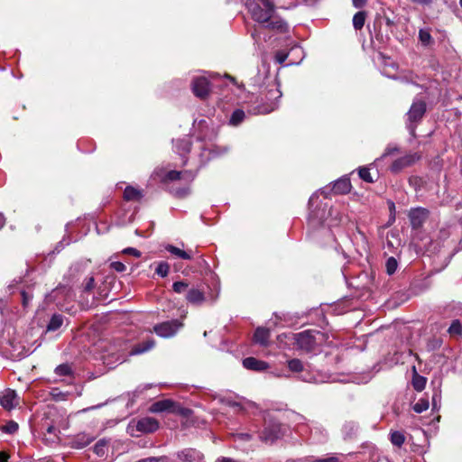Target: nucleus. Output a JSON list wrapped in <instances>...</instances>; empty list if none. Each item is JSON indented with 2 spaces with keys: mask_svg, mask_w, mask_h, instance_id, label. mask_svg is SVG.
<instances>
[{
  "mask_svg": "<svg viewBox=\"0 0 462 462\" xmlns=\"http://www.w3.org/2000/svg\"><path fill=\"white\" fill-rule=\"evenodd\" d=\"M32 298V296L31 294H29L28 292H26V291L22 292V302H23V306L24 308H26L29 305Z\"/></svg>",
  "mask_w": 462,
  "mask_h": 462,
  "instance_id": "47",
  "label": "nucleus"
},
{
  "mask_svg": "<svg viewBox=\"0 0 462 462\" xmlns=\"http://www.w3.org/2000/svg\"><path fill=\"white\" fill-rule=\"evenodd\" d=\"M58 376H69L72 374L71 366L69 364H61L55 368Z\"/></svg>",
  "mask_w": 462,
  "mask_h": 462,
  "instance_id": "27",
  "label": "nucleus"
},
{
  "mask_svg": "<svg viewBox=\"0 0 462 462\" xmlns=\"http://www.w3.org/2000/svg\"><path fill=\"white\" fill-rule=\"evenodd\" d=\"M429 216V211L422 208L411 209L409 212V218L412 228L420 227L426 221Z\"/></svg>",
  "mask_w": 462,
  "mask_h": 462,
  "instance_id": "10",
  "label": "nucleus"
},
{
  "mask_svg": "<svg viewBox=\"0 0 462 462\" xmlns=\"http://www.w3.org/2000/svg\"><path fill=\"white\" fill-rule=\"evenodd\" d=\"M165 249L171 254H173L176 257H179L180 259L189 260L192 257V255L189 252L181 250V249H180L174 245H166Z\"/></svg>",
  "mask_w": 462,
  "mask_h": 462,
  "instance_id": "22",
  "label": "nucleus"
},
{
  "mask_svg": "<svg viewBox=\"0 0 462 462\" xmlns=\"http://www.w3.org/2000/svg\"><path fill=\"white\" fill-rule=\"evenodd\" d=\"M54 430H55V428H54V427H52V426H50V427H48V429H47V431H48L49 433H52V432H54Z\"/></svg>",
  "mask_w": 462,
  "mask_h": 462,
  "instance_id": "56",
  "label": "nucleus"
},
{
  "mask_svg": "<svg viewBox=\"0 0 462 462\" xmlns=\"http://www.w3.org/2000/svg\"><path fill=\"white\" fill-rule=\"evenodd\" d=\"M313 462H338V457L336 456H331L326 458L315 460Z\"/></svg>",
  "mask_w": 462,
  "mask_h": 462,
  "instance_id": "48",
  "label": "nucleus"
},
{
  "mask_svg": "<svg viewBox=\"0 0 462 462\" xmlns=\"http://www.w3.org/2000/svg\"><path fill=\"white\" fill-rule=\"evenodd\" d=\"M352 2H353V5L356 8H361L365 5L366 0H352Z\"/></svg>",
  "mask_w": 462,
  "mask_h": 462,
  "instance_id": "50",
  "label": "nucleus"
},
{
  "mask_svg": "<svg viewBox=\"0 0 462 462\" xmlns=\"http://www.w3.org/2000/svg\"><path fill=\"white\" fill-rule=\"evenodd\" d=\"M412 370V386L417 392H421L426 386L427 379L424 376L418 374L415 366H413Z\"/></svg>",
  "mask_w": 462,
  "mask_h": 462,
  "instance_id": "21",
  "label": "nucleus"
},
{
  "mask_svg": "<svg viewBox=\"0 0 462 462\" xmlns=\"http://www.w3.org/2000/svg\"><path fill=\"white\" fill-rule=\"evenodd\" d=\"M170 265L166 262H160L155 269V273L161 277H166L169 273Z\"/></svg>",
  "mask_w": 462,
  "mask_h": 462,
  "instance_id": "34",
  "label": "nucleus"
},
{
  "mask_svg": "<svg viewBox=\"0 0 462 462\" xmlns=\"http://www.w3.org/2000/svg\"><path fill=\"white\" fill-rule=\"evenodd\" d=\"M216 462H236V461L230 459V458L223 457V458L217 459Z\"/></svg>",
  "mask_w": 462,
  "mask_h": 462,
  "instance_id": "55",
  "label": "nucleus"
},
{
  "mask_svg": "<svg viewBox=\"0 0 462 462\" xmlns=\"http://www.w3.org/2000/svg\"><path fill=\"white\" fill-rule=\"evenodd\" d=\"M282 97L278 82L271 80L266 88L261 91L258 104L254 109V114H268L275 110L278 106V101Z\"/></svg>",
  "mask_w": 462,
  "mask_h": 462,
  "instance_id": "1",
  "label": "nucleus"
},
{
  "mask_svg": "<svg viewBox=\"0 0 462 462\" xmlns=\"http://www.w3.org/2000/svg\"><path fill=\"white\" fill-rule=\"evenodd\" d=\"M159 429V422L152 417H144L138 420H133L127 427V431L131 436H139V434L152 433Z\"/></svg>",
  "mask_w": 462,
  "mask_h": 462,
  "instance_id": "3",
  "label": "nucleus"
},
{
  "mask_svg": "<svg viewBox=\"0 0 462 462\" xmlns=\"http://www.w3.org/2000/svg\"><path fill=\"white\" fill-rule=\"evenodd\" d=\"M426 112V103L422 100L414 101L407 113L408 128L413 134L416 124L421 120Z\"/></svg>",
  "mask_w": 462,
  "mask_h": 462,
  "instance_id": "6",
  "label": "nucleus"
},
{
  "mask_svg": "<svg viewBox=\"0 0 462 462\" xmlns=\"http://www.w3.org/2000/svg\"><path fill=\"white\" fill-rule=\"evenodd\" d=\"M181 327L182 323L177 319H174L156 325L153 328V330L158 336L162 337H170L174 336Z\"/></svg>",
  "mask_w": 462,
  "mask_h": 462,
  "instance_id": "8",
  "label": "nucleus"
},
{
  "mask_svg": "<svg viewBox=\"0 0 462 462\" xmlns=\"http://www.w3.org/2000/svg\"><path fill=\"white\" fill-rule=\"evenodd\" d=\"M188 193H189V189L188 188L180 189H176L175 190V194L178 197H180V198L185 197Z\"/></svg>",
  "mask_w": 462,
  "mask_h": 462,
  "instance_id": "49",
  "label": "nucleus"
},
{
  "mask_svg": "<svg viewBox=\"0 0 462 462\" xmlns=\"http://www.w3.org/2000/svg\"><path fill=\"white\" fill-rule=\"evenodd\" d=\"M2 430L8 434H14L18 430V424L15 421H8L3 428Z\"/></svg>",
  "mask_w": 462,
  "mask_h": 462,
  "instance_id": "40",
  "label": "nucleus"
},
{
  "mask_svg": "<svg viewBox=\"0 0 462 462\" xmlns=\"http://www.w3.org/2000/svg\"><path fill=\"white\" fill-rule=\"evenodd\" d=\"M429 407V401L427 399L421 398L413 405V411L417 413H421L427 411Z\"/></svg>",
  "mask_w": 462,
  "mask_h": 462,
  "instance_id": "30",
  "label": "nucleus"
},
{
  "mask_svg": "<svg viewBox=\"0 0 462 462\" xmlns=\"http://www.w3.org/2000/svg\"><path fill=\"white\" fill-rule=\"evenodd\" d=\"M288 52L284 51H279L276 52L275 54V60L279 63V64H282L286 59L288 58Z\"/></svg>",
  "mask_w": 462,
  "mask_h": 462,
  "instance_id": "43",
  "label": "nucleus"
},
{
  "mask_svg": "<svg viewBox=\"0 0 462 462\" xmlns=\"http://www.w3.org/2000/svg\"><path fill=\"white\" fill-rule=\"evenodd\" d=\"M110 266L112 269H114L115 271H116L118 273L125 272L126 269L125 265L121 262H112L110 263Z\"/></svg>",
  "mask_w": 462,
  "mask_h": 462,
  "instance_id": "44",
  "label": "nucleus"
},
{
  "mask_svg": "<svg viewBox=\"0 0 462 462\" xmlns=\"http://www.w3.org/2000/svg\"><path fill=\"white\" fill-rule=\"evenodd\" d=\"M5 223V217L3 214L0 213V229L4 226Z\"/></svg>",
  "mask_w": 462,
  "mask_h": 462,
  "instance_id": "54",
  "label": "nucleus"
},
{
  "mask_svg": "<svg viewBox=\"0 0 462 462\" xmlns=\"http://www.w3.org/2000/svg\"><path fill=\"white\" fill-rule=\"evenodd\" d=\"M178 459L183 462H200L203 456L193 448H185L176 453Z\"/></svg>",
  "mask_w": 462,
  "mask_h": 462,
  "instance_id": "13",
  "label": "nucleus"
},
{
  "mask_svg": "<svg viewBox=\"0 0 462 462\" xmlns=\"http://www.w3.org/2000/svg\"><path fill=\"white\" fill-rule=\"evenodd\" d=\"M319 332L306 330L295 335L296 344L299 348L305 351H312L318 345Z\"/></svg>",
  "mask_w": 462,
  "mask_h": 462,
  "instance_id": "5",
  "label": "nucleus"
},
{
  "mask_svg": "<svg viewBox=\"0 0 462 462\" xmlns=\"http://www.w3.org/2000/svg\"><path fill=\"white\" fill-rule=\"evenodd\" d=\"M358 174H359V177L368 182V183H372L374 182V180L370 174V170L369 168H366V167H361L359 168V171H358Z\"/></svg>",
  "mask_w": 462,
  "mask_h": 462,
  "instance_id": "37",
  "label": "nucleus"
},
{
  "mask_svg": "<svg viewBox=\"0 0 462 462\" xmlns=\"http://www.w3.org/2000/svg\"><path fill=\"white\" fill-rule=\"evenodd\" d=\"M190 141L189 138H182L176 141L175 149L180 154H185L190 151Z\"/></svg>",
  "mask_w": 462,
  "mask_h": 462,
  "instance_id": "24",
  "label": "nucleus"
},
{
  "mask_svg": "<svg viewBox=\"0 0 462 462\" xmlns=\"http://www.w3.org/2000/svg\"><path fill=\"white\" fill-rule=\"evenodd\" d=\"M396 151H397V149H395V148H387V149L385 150L384 153L382 155V157H381V158H379V159H377L375 162L380 161V160H381V159H383V157H386L387 155H390V154H392L393 152H396Z\"/></svg>",
  "mask_w": 462,
  "mask_h": 462,
  "instance_id": "51",
  "label": "nucleus"
},
{
  "mask_svg": "<svg viewBox=\"0 0 462 462\" xmlns=\"http://www.w3.org/2000/svg\"><path fill=\"white\" fill-rule=\"evenodd\" d=\"M123 253L126 254H132L136 258H139L141 256V252L133 247H127V248L124 249Z\"/></svg>",
  "mask_w": 462,
  "mask_h": 462,
  "instance_id": "45",
  "label": "nucleus"
},
{
  "mask_svg": "<svg viewBox=\"0 0 462 462\" xmlns=\"http://www.w3.org/2000/svg\"><path fill=\"white\" fill-rule=\"evenodd\" d=\"M245 5L252 18L259 23L269 22L275 13V6L270 0H247Z\"/></svg>",
  "mask_w": 462,
  "mask_h": 462,
  "instance_id": "2",
  "label": "nucleus"
},
{
  "mask_svg": "<svg viewBox=\"0 0 462 462\" xmlns=\"http://www.w3.org/2000/svg\"><path fill=\"white\" fill-rule=\"evenodd\" d=\"M245 368L253 371H263L269 367L268 364L264 361L258 360L254 357H246L243 360Z\"/></svg>",
  "mask_w": 462,
  "mask_h": 462,
  "instance_id": "14",
  "label": "nucleus"
},
{
  "mask_svg": "<svg viewBox=\"0 0 462 462\" xmlns=\"http://www.w3.org/2000/svg\"><path fill=\"white\" fill-rule=\"evenodd\" d=\"M252 37L255 40V42H257V34H256V32H252Z\"/></svg>",
  "mask_w": 462,
  "mask_h": 462,
  "instance_id": "57",
  "label": "nucleus"
},
{
  "mask_svg": "<svg viewBox=\"0 0 462 462\" xmlns=\"http://www.w3.org/2000/svg\"><path fill=\"white\" fill-rule=\"evenodd\" d=\"M291 51H300V50L298 48H291Z\"/></svg>",
  "mask_w": 462,
  "mask_h": 462,
  "instance_id": "58",
  "label": "nucleus"
},
{
  "mask_svg": "<svg viewBox=\"0 0 462 462\" xmlns=\"http://www.w3.org/2000/svg\"><path fill=\"white\" fill-rule=\"evenodd\" d=\"M0 404L5 410L14 409L18 404L16 393L11 389L5 390L0 397Z\"/></svg>",
  "mask_w": 462,
  "mask_h": 462,
  "instance_id": "12",
  "label": "nucleus"
},
{
  "mask_svg": "<svg viewBox=\"0 0 462 462\" xmlns=\"http://www.w3.org/2000/svg\"><path fill=\"white\" fill-rule=\"evenodd\" d=\"M265 27L275 31L277 32H286L288 31V24L287 23L281 19L280 17H277L273 14V17L267 23H264Z\"/></svg>",
  "mask_w": 462,
  "mask_h": 462,
  "instance_id": "16",
  "label": "nucleus"
},
{
  "mask_svg": "<svg viewBox=\"0 0 462 462\" xmlns=\"http://www.w3.org/2000/svg\"><path fill=\"white\" fill-rule=\"evenodd\" d=\"M154 344H155V342L153 339H148V340L143 342L142 344H139L138 346H134L131 350V354L132 355L143 354V353L152 349L154 346Z\"/></svg>",
  "mask_w": 462,
  "mask_h": 462,
  "instance_id": "23",
  "label": "nucleus"
},
{
  "mask_svg": "<svg viewBox=\"0 0 462 462\" xmlns=\"http://www.w3.org/2000/svg\"><path fill=\"white\" fill-rule=\"evenodd\" d=\"M95 287V279L93 277L88 278L85 285H84V291H90Z\"/></svg>",
  "mask_w": 462,
  "mask_h": 462,
  "instance_id": "46",
  "label": "nucleus"
},
{
  "mask_svg": "<svg viewBox=\"0 0 462 462\" xmlns=\"http://www.w3.org/2000/svg\"><path fill=\"white\" fill-rule=\"evenodd\" d=\"M245 116V112L243 110L237 109L233 112L230 117V124L232 125H237L244 120Z\"/></svg>",
  "mask_w": 462,
  "mask_h": 462,
  "instance_id": "31",
  "label": "nucleus"
},
{
  "mask_svg": "<svg viewBox=\"0 0 462 462\" xmlns=\"http://www.w3.org/2000/svg\"><path fill=\"white\" fill-rule=\"evenodd\" d=\"M63 319L60 315H53L48 324V330H57L62 325Z\"/></svg>",
  "mask_w": 462,
  "mask_h": 462,
  "instance_id": "26",
  "label": "nucleus"
},
{
  "mask_svg": "<svg viewBox=\"0 0 462 462\" xmlns=\"http://www.w3.org/2000/svg\"><path fill=\"white\" fill-rule=\"evenodd\" d=\"M191 88L194 95L201 99L209 95V82L205 76L194 78Z\"/></svg>",
  "mask_w": 462,
  "mask_h": 462,
  "instance_id": "9",
  "label": "nucleus"
},
{
  "mask_svg": "<svg viewBox=\"0 0 462 462\" xmlns=\"http://www.w3.org/2000/svg\"><path fill=\"white\" fill-rule=\"evenodd\" d=\"M405 441V437L401 431H393L391 433V442L396 446L401 447Z\"/></svg>",
  "mask_w": 462,
  "mask_h": 462,
  "instance_id": "29",
  "label": "nucleus"
},
{
  "mask_svg": "<svg viewBox=\"0 0 462 462\" xmlns=\"http://www.w3.org/2000/svg\"><path fill=\"white\" fill-rule=\"evenodd\" d=\"M412 3L419 4V5H429L432 3L433 0H410Z\"/></svg>",
  "mask_w": 462,
  "mask_h": 462,
  "instance_id": "52",
  "label": "nucleus"
},
{
  "mask_svg": "<svg viewBox=\"0 0 462 462\" xmlns=\"http://www.w3.org/2000/svg\"><path fill=\"white\" fill-rule=\"evenodd\" d=\"M351 189V183L348 178H340L335 181L333 190L337 194L348 193Z\"/></svg>",
  "mask_w": 462,
  "mask_h": 462,
  "instance_id": "18",
  "label": "nucleus"
},
{
  "mask_svg": "<svg viewBox=\"0 0 462 462\" xmlns=\"http://www.w3.org/2000/svg\"><path fill=\"white\" fill-rule=\"evenodd\" d=\"M107 449V442L104 439L99 440L94 447V452L99 457H103Z\"/></svg>",
  "mask_w": 462,
  "mask_h": 462,
  "instance_id": "32",
  "label": "nucleus"
},
{
  "mask_svg": "<svg viewBox=\"0 0 462 462\" xmlns=\"http://www.w3.org/2000/svg\"><path fill=\"white\" fill-rule=\"evenodd\" d=\"M386 272L389 275L393 274L398 267V263L394 257H389L386 261Z\"/></svg>",
  "mask_w": 462,
  "mask_h": 462,
  "instance_id": "35",
  "label": "nucleus"
},
{
  "mask_svg": "<svg viewBox=\"0 0 462 462\" xmlns=\"http://www.w3.org/2000/svg\"><path fill=\"white\" fill-rule=\"evenodd\" d=\"M270 337V331L267 328H257L254 335V341L261 346H266Z\"/></svg>",
  "mask_w": 462,
  "mask_h": 462,
  "instance_id": "19",
  "label": "nucleus"
},
{
  "mask_svg": "<svg viewBox=\"0 0 462 462\" xmlns=\"http://www.w3.org/2000/svg\"><path fill=\"white\" fill-rule=\"evenodd\" d=\"M419 39L424 45H428L431 42V35L429 30L420 29L419 31Z\"/></svg>",
  "mask_w": 462,
  "mask_h": 462,
  "instance_id": "36",
  "label": "nucleus"
},
{
  "mask_svg": "<svg viewBox=\"0 0 462 462\" xmlns=\"http://www.w3.org/2000/svg\"><path fill=\"white\" fill-rule=\"evenodd\" d=\"M440 402H441V391H440L439 387H437L433 391L432 410L439 411L440 408Z\"/></svg>",
  "mask_w": 462,
  "mask_h": 462,
  "instance_id": "28",
  "label": "nucleus"
},
{
  "mask_svg": "<svg viewBox=\"0 0 462 462\" xmlns=\"http://www.w3.org/2000/svg\"><path fill=\"white\" fill-rule=\"evenodd\" d=\"M195 173L190 171H171L167 173L166 179L169 180H184V182H190L194 180Z\"/></svg>",
  "mask_w": 462,
  "mask_h": 462,
  "instance_id": "15",
  "label": "nucleus"
},
{
  "mask_svg": "<svg viewBox=\"0 0 462 462\" xmlns=\"http://www.w3.org/2000/svg\"><path fill=\"white\" fill-rule=\"evenodd\" d=\"M142 191L132 186H127L124 191V198L128 201H138L142 199Z\"/></svg>",
  "mask_w": 462,
  "mask_h": 462,
  "instance_id": "20",
  "label": "nucleus"
},
{
  "mask_svg": "<svg viewBox=\"0 0 462 462\" xmlns=\"http://www.w3.org/2000/svg\"><path fill=\"white\" fill-rule=\"evenodd\" d=\"M288 366L292 372H300L303 369V365L299 359H291L288 362Z\"/></svg>",
  "mask_w": 462,
  "mask_h": 462,
  "instance_id": "39",
  "label": "nucleus"
},
{
  "mask_svg": "<svg viewBox=\"0 0 462 462\" xmlns=\"http://www.w3.org/2000/svg\"><path fill=\"white\" fill-rule=\"evenodd\" d=\"M137 462H168V458L165 456L162 457H151L147 458L141 459Z\"/></svg>",
  "mask_w": 462,
  "mask_h": 462,
  "instance_id": "42",
  "label": "nucleus"
},
{
  "mask_svg": "<svg viewBox=\"0 0 462 462\" xmlns=\"http://www.w3.org/2000/svg\"><path fill=\"white\" fill-rule=\"evenodd\" d=\"M459 5L462 7V0H459Z\"/></svg>",
  "mask_w": 462,
  "mask_h": 462,
  "instance_id": "59",
  "label": "nucleus"
},
{
  "mask_svg": "<svg viewBox=\"0 0 462 462\" xmlns=\"http://www.w3.org/2000/svg\"><path fill=\"white\" fill-rule=\"evenodd\" d=\"M188 288V283L185 282H175L172 284V289L176 293H181Z\"/></svg>",
  "mask_w": 462,
  "mask_h": 462,
  "instance_id": "41",
  "label": "nucleus"
},
{
  "mask_svg": "<svg viewBox=\"0 0 462 462\" xmlns=\"http://www.w3.org/2000/svg\"><path fill=\"white\" fill-rule=\"evenodd\" d=\"M149 411L152 413L168 411L183 416H188L190 411L189 409L180 407V405H178L176 402L170 399L155 402L151 405Z\"/></svg>",
  "mask_w": 462,
  "mask_h": 462,
  "instance_id": "4",
  "label": "nucleus"
},
{
  "mask_svg": "<svg viewBox=\"0 0 462 462\" xmlns=\"http://www.w3.org/2000/svg\"><path fill=\"white\" fill-rule=\"evenodd\" d=\"M8 455L5 452L0 451V462H7Z\"/></svg>",
  "mask_w": 462,
  "mask_h": 462,
  "instance_id": "53",
  "label": "nucleus"
},
{
  "mask_svg": "<svg viewBox=\"0 0 462 462\" xmlns=\"http://www.w3.org/2000/svg\"><path fill=\"white\" fill-rule=\"evenodd\" d=\"M186 300L190 304L201 305L205 301L206 297L202 291L196 288H191L189 290L186 295Z\"/></svg>",
  "mask_w": 462,
  "mask_h": 462,
  "instance_id": "17",
  "label": "nucleus"
},
{
  "mask_svg": "<svg viewBox=\"0 0 462 462\" xmlns=\"http://www.w3.org/2000/svg\"><path fill=\"white\" fill-rule=\"evenodd\" d=\"M283 435V430L281 424L273 422L268 424L260 433V439L265 443H273Z\"/></svg>",
  "mask_w": 462,
  "mask_h": 462,
  "instance_id": "7",
  "label": "nucleus"
},
{
  "mask_svg": "<svg viewBox=\"0 0 462 462\" xmlns=\"http://www.w3.org/2000/svg\"><path fill=\"white\" fill-rule=\"evenodd\" d=\"M448 333L452 336H458L462 334V325L459 320H453L448 328Z\"/></svg>",
  "mask_w": 462,
  "mask_h": 462,
  "instance_id": "33",
  "label": "nucleus"
},
{
  "mask_svg": "<svg viewBox=\"0 0 462 462\" xmlns=\"http://www.w3.org/2000/svg\"><path fill=\"white\" fill-rule=\"evenodd\" d=\"M419 157L416 154H408L395 160L391 165V171L394 173L400 172L404 168L411 165L418 160Z\"/></svg>",
  "mask_w": 462,
  "mask_h": 462,
  "instance_id": "11",
  "label": "nucleus"
},
{
  "mask_svg": "<svg viewBox=\"0 0 462 462\" xmlns=\"http://www.w3.org/2000/svg\"><path fill=\"white\" fill-rule=\"evenodd\" d=\"M366 19V13L365 11L357 12L353 17V26L356 30H361Z\"/></svg>",
  "mask_w": 462,
  "mask_h": 462,
  "instance_id": "25",
  "label": "nucleus"
},
{
  "mask_svg": "<svg viewBox=\"0 0 462 462\" xmlns=\"http://www.w3.org/2000/svg\"><path fill=\"white\" fill-rule=\"evenodd\" d=\"M357 428L358 427L355 422L349 421V422L345 423V425L343 427V430L347 437H351L353 434H355L356 432Z\"/></svg>",
  "mask_w": 462,
  "mask_h": 462,
  "instance_id": "38",
  "label": "nucleus"
}]
</instances>
